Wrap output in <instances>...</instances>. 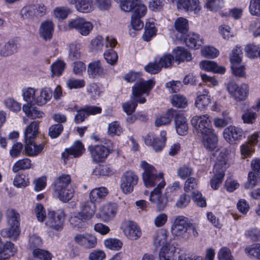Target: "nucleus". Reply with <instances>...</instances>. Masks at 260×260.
Returning a JSON list of instances; mask_svg holds the SVG:
<instances>
[{"label":"nucleus","mask_w":260,"mask_h":260,"mask_svg":"<svg viewBox=\"0 0 260 260\" xmlns=\"http://www.w3.org/2000/svg\"><path fill=\"white\" fill-rule=\"evenodd\" d=\"M140 167L144 171L142 178L145 186L151 187L157 184V187L151 192L150 201L155 205L158 210H163L166 206L165 198L161 193V189L166 185L163 174H157L155 168L144 160L141 162Z\"/></svg>","instance_id":"nucleus-1"},{"label":"nucleus","mask_w":260,"mask_h":260,"mask_svg":"<svg viewBox=\"0 0 260 260\" xmlns=\"http://www.w3.org/2000/svg\"><path fill=\"white\" fill-rule=\"evenodd\" d=\"M154 85L155 81L153 79L141 80L134 84L130 100L122 105V109L127 115H131L135 112L138 103L142 104L146 102L143 95L146 94L148 95Z\"/></svg>","instance_id":"nucleus-2"},{"label":"nucleus","mask_w":260,"mask_h":260,"mask_svg":"<svg viewBox=\"0 0 260 260\" xmlns=\"http://www.w3.org/2000/svg\"><path fill=\"white\" fill-rule=\"evenodd\" d=\"M198 228L197 224L191 222L187 217L178 215L172 221L171 232L178 239L187 240L190 236V231L194 237L198 236Z\"/></svg>","instance_id":"nucleus-3"},{"label":"nucleus","mask_w":260,"mask_h":260,"mask_svg":"<svg viewBox=\"0 0 260 260\" xmlns=\"http://www.w3.org/2000/svg\"><path fill=\"white\" fill-rule=\"evenodd\" d=\"M71 182V177L67 174H62L54 181V196L62 202H69L74 196V190Z\"/></svg>","instance_id":"nucleus-4"},{"label":"nucleus","mask_w":260,"mask_h":260,"mask_svg":"<svg viewBox=\"0 0 260 260\" xmlns=\"http://www.w3.org/2000/svg\"><path fill=\"white\" fill-rule=\"evenodd\" d=\"M6 216L9 228L2 230L1 235L4 237L16 240L20 234V215L14 209H10L7 211Z\"/></svg>","instance_id":"nucleus-5"},{"label":"nucleus","mask_w":260,"mask_h":260,"mask_svg":"<svg viewBox=\"0 0 260 260\" xmlns=\"http://www.w3.org/2000/svg\"><path fill=\"white\" fill-rule=\"evenodd\" d=\"M222 158H218L214 167V175L210 180L211 187L214 189H217L221 184L225 175V171L229 167L227 163L226 157L223 156V153L221 152L219 155Z\"/></svg>","instance_id":"nucleus-6"},{"label":"nucleus","mask_w":260,"mask_h":260,"mask_svg":"<svg viewBox=\"0 0 260 260\" xmlns=\"http://www.w3.org/2000/svg\"><path fill=\"white\" fill-rule=\"evenodd\" d=\"M191 123L197 134L203 135L214 131L210 117L208 114L194 116L191 120Z\"/></svg>","instance_id":"nucleus-7"},{"label":"nucleus","mask_w":260,"mask_h":260,"mask_svg":"<svg viewBox=\"0 0 260 260\" xmlns=\"http://www.w3.org/2000/svg\"><path fill=\"white\" fill-rule=\"evenodd\" d=\"M226 90L231 97L237 102L244 101L249 93V86L246 83L238 85L230 82L226 85Z\"/></svg>","instance_id":"nucleus-8"},{"label":"nucleus","mask_w":260,"mask_h":260,"mask_svg":"<svg viewBox=\"0 0 260 260\" xmlns=\"http://www.w3.org/2000/svg\"><path fill=\"white\" fill-rule=\"evenodd\" d=\"M66 214L60 209L56 211H49L45 221V224L55 231H60L63 228Z\"/></svg>","instance_id":"nucleus-9"},{"label":"nucleus","mask_w":260,"mask_h":260,"mask_svg":"<svg viewBox=\"0 0 260 260\" xmlns=\"http://www.w3.org/2000/svg\"><path fill=\"white\" fill-rule=\"evenodd\" d=\"M138 180V176L133 171L124 172L120 179V188L122 192L125 194L131 193L137 184Z\"/></svg>","instance_id":"nucleus-10"},{"label":"nucleus","mask_w":260,"mask_h":260,"mask_svg":"<svg viewBox=\"0 0 260 260\" xmlns=\"http://www.w3.org/2000/svg\"><path fill=\"white\" fill-rule=\"evenodd\" d=\"M167 133L161 131L159 137H156L152 134H148L144 138L146 145L151 146L156 151H160L164 147L167 140Z\"/></svg>","instance_id":"nucleus-11"},{"label":"nucleus","mask_w":260,"mask_h":260,"mask_svg":"<svg viewBox=\"0 0 260 260\" xmlns=\"http://www.w3.org/2000/svg\"><path fill=\"white\" fill-rule=\"evenodd\" d=\"M121 229L124 235L131 240H136L142 235V232L136 223L132 221L124 222L121 225Z\"/></svg>","instance_id":"nucleus-12"},{"label":"nucleus","mask_w":260,"mask_h":260,"mask_svg":"<svg viewBox=\"0 0 260 260\" xmlns=\"http://www.w3.org/2000/svg\"><path fill=\"white\" fill-rule=\"evenodd\" d=\"M81 155V142L76 140L69 148H67L61 153V158L64 164L73 158L79 157Z\"/></svg>","instance_id":"nucleus-13"},{"label":"nucleus","mask_w":260,"mask_h":260,"mask_svg":"<svg viewBox=\"0 0 260 260\" xmlns=\"http://www.w3.org/2000/svg\"><path fill=\"white\" fill-rule=\"evenodd\" d=\"M174 3L176 2L177 8L181 11H193L198 13L201 9L199 0H168Z\"/></svg>","instance_id":"nucleus-14"},{"label":"nucleus","mask_w":260,"mask_h":260,"mask_svg":"<svg viewBox=\"0 0 260 260\" xmlns=\"http://www.w3.org/2000/svg\"><path fill=\"white\" fill-rule=\"evenodd\" d=\"M118 205L116 203H108L103 205L99 209V214L105 222L112 220L116 216Z\"/></svg>","instance_id":"nucleus-15"},{"label":"nucleus","mask_w":260,"mask_h":260,"mask_svg":"<svg viewBox=\"0 0 260 260\" xmlns=\"http://www.w3.org/2000/svg\"><path fill=\"white\" fill-rule=\"evenodd\" d=\"M117 44L116 40L112 37H107L106 39L100 36H98L91 41L92 49L94 51H101L104 46L106 47H114Z\"/></svg>","instance_id":"nucleus-16"},{"label":"nucleus","mask_w":260,"mask_h":260,"mask_svg":"<svg viewBox=\"0 0 260 260\" xmlns=\"http://www.w3.org/2000/svg\"><path fill=\"white\" fill-rule=\"evenodd\" d=\"M243 134L241 128L230 125L224 129L223 136L227 142L233 143L234 141L241 139Z\"/></svg>","instance_id":"nucleus-17"},{"label":"nucleus","mask_w":260,"mask_h":260,"mask_svg":"<svg viewBox=\"0 0 260 260\" xmlns=\"http://www.w3.org/2000/svg\"><path fill=\"white\" fill-rule=\"evenodd\" d=\"M54 23L50 20L43 21L40 25L39 29V36L45 41L50 40L54 32Z\"/></svg>","instance_id":"nucleus-18"},{"label":"nucleus","mask_w":260,"mask_h":260,"mask_svg":"<svg viewBox=\"0 0 260 260\" xmlns=\"http://www.w3.org/2000/svg\"><path fill=\"white\" fill-rule=\"evenodd\" d=\"M19 46L16 40L11 39L4 45L1 44L0 56L9 57L17 52Z\"/></svg>","instance_id":"nucleus-19"},{"label":"nucleus","mask_w":260,"mask_h":260,"mask_svg":"<svg viewBox=\"0 0 260 260\" xmlns=\"http://www.w3.org/2000/svg\"><path fill=\"white\" fill-rule=\"evenodd\" d=\"M175 125L177 133L180 136L185 135L188 127L187 119L182 113H177L175 117Z\"/></svg>","instance_id":"nucleus-20"},{"label":"nucleus","mask_w":260,"mask_h":260,"mask_svg":"<svg viewBox=\"0 0 260 260\" xmlns=\"http://www.w3.org/2000/svg\"><path fill=\"white\" fill-rule=\"evenodd\" d=\"M87 73L89 77L96 78L104 74V69L100 60H94L89 63L87 67Z\"/></svg>","instance_id":"nucleus-21"},{"label":"nucleus","mask_w":260,"mask_h":260,"mask_svg":"<svg viewBox=\"0 0 260 260\" xmlns=\"http://www.w3.org/2000/svg\"><path fill=\"white\" fill-rule=\"evenodd\" d=\"M25 151L30 156H35L40 154L44 148V144H37L33 139L25 140Z\"/></svg>","instance_id":"nucleus-22"},{"label":"nucleus","mask_w":260,"mask_h":260,"mask_svg":"<svg viewBox=\"0 0 260 260\" xmlns=\"http://www.w3.org/2000/svg\"><path fill=\"white\" fill-rule=\"evenodd\" d=\"M204 147L209 151L215 150L217 145L218 139L214 131L211 133L202 135Z\"/></svg>","instance_id":"nucleus-23"},{"label":"nucleus","mask_w":260,"mask_h":260,"mask_svg":"<svg viewBox=\"0 0 260 260\" xmlns=\"http://www.w3.org/2000/svg\"><path fill=\"white\" fill-rule=\"evenodd\" d=\"M94 161L100 162L104 161L108 156L109 149L103 145L95 146L91 152Z\"/></svg>","instance_id":"nucleus-24"},{"label":"nucleus","mask_w":260,"mask_h":260,"mask_svg":"<svg viewBox=\"0 0 260 260\" xmlns=\"http://www.w3.org/2000/svg\"><path fill=\"white\" fill-rule=\"evenodd\" d=\"M175 247L172 244H167L161 247L159 252V260H175Z\"/></svg>","instance_id":"nucleus-25"},{"label":"nucleus","mask_w":260,"mask_h":260,"mask_svg":"<svg viewBox=\"0 0 260 260\" xmlns=\"http://www.w3.org/2000/svg\"><path fill=\"white\" fill-rule=\"evenodd\" d=\"M209 91L204 89L203 93L199 95L195 102L196 107L201 111L206 110L211 103L210 96L208 95Z\"/></svg>","instance_id":"nucleus-26"},{"label":"nucleus","mask_w":260,"mask_h":260,"mask_svg":"<svg viewBox=\"0 0 260 260\" xmlns=\"http://www.w3.org/2000/svg\"><path fill=\"white\" fill-rule=\"evenodd\" d=\"M200 66L202 70L215 73L223 74L225 71L224 67L218 66L217 63L213 61H202L200 63Z\"/></svg>","instance_id":"nucleus-27"},{"label":"nucleus","mask_w":260,"mask_h":260,"mask_svg":"<svg viewBox=\"0 0 260 260\" xmlns=\"http://www.w3.org/2000/svg\"><path fill=\"white\" fill-rule=\"evenodd\" d=\"M52 96V90L50 88L45 87L42 88L39 94H37L36 104L43 106L50 100Z\"/></svg>","instance_id":"nucleus-28"},{"label":"nucleus","mask_w":260,"mask_h":260,"mask_svg":"<svg viewBox=\"0 0 260 260\" xmlns=\"http://www.w3.org/2000/svg\"><path fill=\"white\" fill-rule=\"evenodd\" d=\"M174 59L178 63L182 61H188L192 59V55L187 50L181 47H177L173 50Z\"/></svg>","instance_id":"nucleus-29"},{"label":"nucleus","mask_w":260,"mask_h":260,"mask_svg":"<svg viewBox=\"0 0 260 260\" xmlns=\"http://www.w3.org/2000/svg\"><path fill=\"white\" fill-rule=\"evenodd\" d=\"M185 43L187 46L191 49H198L203 43L199 35L190 33L187 35Z\"/></svg>","instance_id":"nucleus-30"},{"label":"nucleus","mask_w":260,"mask_h":260,"mask_svg":"<svg viewBox=\"0 0 260 260\" xmlns=\"http://www.w3.org/2000/svg\"><path fill=\"white\" fill-rule=\"evenodd\" d=\"M32 104H24L22 107V110L25 115L31 119L40 118L44 114L43 112L38 110L36 107H33Z\"/></svg>","instance_id":"nucleus-31"},{"label":"nucleus","mask_w":260,"mask_h":260,"mask_svg":"<svg viewBox=\"0 0 260 260\" xmlns=\"http://www.w3.org/2000/svg\"><path fill=\"white\" fill-rule=\"evenodd\" d=\"M168 233L166 230L161 229L158 231L153 238V243L155 247L170 244L167 242Z\"/></svg>","instance_id":"nucleus-32"},{"label":"nucleus","mask_w":260,"mask_h":260,"mask_svg":"<svg viewBox=\"0 0 260 260\" xmlns=\"http://www.w3.org/2000/svg\"><path fill=\"white\" fill-rule=\"evenodd\" d=\"M66 63L61 59H57L50 66L52 77H59L62 75L66 68Z\"/></svg>","instance_id":"nucleus-33"},{"label":"nucleus","mask_w":260,"mask_h":260,"mask_svg":"<svg viewBox=\"0 0 260 260\" xmlns=\"http://www.w3.org/2000/svg\"><path fill=\"white\" fill-rule=\"evenodd\" d=\"M173 112V109H169L165 114L157 117L155 121V125L159 127L170 124L174 116Z\"/></svg>","instance_id":"nucleus-34"},{"label":"nucleus","mask_w":260,"mask_h":260,"mask_svg":"<svg viewBox=\"0 0 260 260\" xmlns=\"http://www.w3.org/2000/svg\"><path fill=\"white\" fill-rule=\"evenodd\" d=\"M39 122L38 121L32 122L26 128L24 132L25 140L34 139L38 133Z\"/></svg>","instance_id":"nucleus-35"},{"label":"nucleus","mask_w":260,"mask_h":260,"mask_svg":"<svg viewBox=\"0 0 260 260\" xmlns=\"http://www.w3.org/2000/svg\"><path fill=\"white\" fill-rule=\"evenodd\" d=\"M95 211V206L92 201H87L82 207V219H90L94 215Z\"/></svg>","instance_id":"nucleus-36"},{"label":"nucleus","mask_w":260,"mask_h":260,"mask_svg":"<svg viewBox=\"0 0 260 260\" xmlns=\"http://www.w3.org/2000/svg\"><path fill=\"white\" fill-rule=\"evenodd\" d=\"M108 193V190L106 188L101 187L92 189L90 193V201L100 202L101 199L104 198Z\"/></svg>","instance_id":"nucleus-37"},{"label":"nucleus","mask_w":260,"mask_h":260,"mask_svg":"<svg viewBox=\"0 0 260 260\" xmlns=\"http://www.w3.org/2000/svg\"><path fill=\"white\" fill-rule=\"evenodd\" d=\"M37 90L31 87H27L22 90L23 100L27 102L26 104H36V94Z\"/></svg>","instance_id":"nucleus-38"},{"label":"nucleus","mask_w":260,"mask_h":260,"mask_svg":"<svg viewBox=\"0 0 260 260\" xmlns=\"http://www.w3.org/2000/svg\"><path fill=\"white\" fill-rule=\"evenodd\" d=\"M174 57L170 53H167L160 57H156V61L160 68H167L171 67L174 62Z\"/></svg>","instance_id":"nucleus-39"},{"label":"nucleus","mask_w":260,"mask_h":260,"mask_svg":"<svg viewBox=\"0 0 260 260\" xmlns=\"http://www.w3.org/2000/svg\"><path fill=\"white\" fill-rule=\"evenodd\" d=\"M224 6V0H206L204 7L210 11L217 12Z\"/></svg>","instance_id":"nucleus-40"},{"label":"nucleus","mask_w":260,"mask_h":260,"mask_svg":"<svg viewBox=\"0 0 260 260\" xmlns=\"http://www.w3.org/2000/svg\"><path fill=\"white\" fill-rule=\"evenodd\" d=\"M92 173L96 176H106L112 175L113 171L112 169L108 165H99L95 167Z\"/></svg>","instance_id":"nucleus-41"},{"label":"nucleus","mask_w":260,"mask_h":260,"mask_svg":"<svg viewBox=\"0 0 260 260\" xmlns=\"http://www.w3.org/2000/svg\"><path fill=\"white\" fill-rule=\"evenodd\" d=\"M104 246L112 250L118 251L122 247V242L116 238H108L104 240Z\"/></svg>","instance_id":"nucleus-42"},{"label":"nucleus","mask_w":260,"mask_h":260,"mask_svg":"<svg viewBox=\"0 0 260 260\" xmlns=\"http://www.w3.org/2000/svg\"><path fill=\"white\" fill-rule=\"evenodd\" d=\"M97 245L96 237L91 234L82 235V247L86 249L93 248Z\"/></svg>","instance_id":"nucleus-43"},{"label":"nucleus","mask_w":260,"mask_h":260,"mask_svg":"<svg viewBox=\"0 0 260 260\" xmlns=\"http://www.w3.org/2000/svg\"><path fill=\"white\" fill-rule=\"evenodd\" d=\"M246 55L250 58H254L260 55V47L253 43L247 44L245 47Z\"/></svg>","instance_id":"nucleus-44"},{"label":"nucleus","mask_w":260,"mask_h":260,"mask_svg":"<svg viewBox=\"0 0 260 260\" xmlns=\"http://www.w3.org/2000/svg\"><path fill=\"white\" fill-rule=\"evenodd\" d=\"M174 26L179 32L185 34L188 30V21L184 18L179 17L175 20Z\"/></svg>","instance_id":"nucleus-45"},{"label":"nucleus","mask_w":260,"mask_h":260,"mask_svg":"<svg viewBox=\"0 0 260 260\" xmlns=\"http://www.w3.org/2000/svg\"><path fill=\"white\" fill-rule=\"evenodd\" d=\"M31 160L27 158L17 161L12 167V171L16 173L21 170H26L30 168Z\"/></svg>","instance_id":"nucleus-46"},{"label":"nucleus","mask_w":260,"mask_h":260,"mask_svg":"<svg viewBox=\"0 0 260 260\" xmlns=\"http://www.w3.org/2000/svg\"><path fill=\"white\" fill-rule=\"evenodd\" d=\"M81 45L72 44L70 46L69 58L72 61H76L81 57Z\"/></svg>","instance_id":"nucleus-47"},{"label":"nucleus","mask_w":260,"mask_h":260,"mask_svg":"<svg viewBox=\"0 0 260 260\" xmlns=\"http://www.w3.org/2000/svg\"><path fill=\"white\" fill-rule=\"evenodd\" d=\"M171 103L174 107L185 108L187 105L186 99L182 95L175 94L172 96Z\"/></svg>","instance_id":"nucleus-48"},{"label":"nucleus","mask_w":260,"mask_h":260,"mask_svg":"<svg viewBox=\"0 0 260 260\" xmlns=\"http://www.w3.org/2000/svg\"><path fill=\"white\" fill-rule=\"evenodd\" d=\"M122 131V128L118 121H113L108 125V134L109 136H119Z\"/></svg>","instance_id":"nucleus-49"},{"label":"nucleus","mask_w":260,"mask_h":260,"mask_svg":"<svg viewBox=\"0 0 260 260\" xmlns=\"http://www.w3.org/2000/svg\"><path fill=\"white\" fill-rule=\"evenodd\" d=\"M21 16L23 19H32L36 16V11L34 5L27 6L23 7L21 11Z\"/></svg>","instance_id":"nucleus-50"},{"label":"nucleus","mask_w":260,"mask_h":260,"mask_svg":"<svg viewBox=\"0 0 260 260\" xmlns=\"http://www.w3.org/2000/svg\"><path fill=\"white\" fill-rule=\"evenodd\" d=\"M242 52L240 47H236L232 50L230 56V59L232 64H238L242 61Z\"/></svg>","instance_id":"nucleus-51"},{"label":"nucleus","mask_w":260,"mask_h":260,"mask_svg":"<svg viewBox=\"0 0 260 260\" xmlns=\"http://www.w3.org/2000/svg\"><path fill=\"white\" fill-rule=\"evenodd\" d=\"M218 260H234L231 250L226 247H221L217 253Z\"/></svg>","instance_id":"nucleus-52"},{"label":"nucleus","mask_w":260,"mask_h":260,"mask_svg":"<svg viewBox=\"0 0 260 260\" xmlns=\"http://www.w3.org/2000/svg\"><path fill=\"white\" fill-rule=\"evenodd\" d=\"M102 112V108L96 106H86L82 108V121L90 115H95Z\"/></svg>","instance_id":"nucleus-53"},{"label":"nucleus","mask_w":260,"mask_h":260,"mask_svg":"<svg viewBox=\"0 0 260 260\" xmlns=\"http://www.w3.org/2000/svg\"><path fill=\"white\" fill-rule=\"evenodd\" d=\"M29 179L27 176L23 174L17 175L13 181V184L17 187H25L28 185Z\"/></svg>","instance_id":"nucleus-54"},{"label":"nucleus","mask_w":260,"mask_h":260,"mask_svg":"<svg viewBox=\"0 0 260 260\" xmlns=\"http://www.w3.org/2000/svg\"><path fill=\"white\" fill-rule=\"evenodd\" d=\"M203 56L205 57L213 58L219 55V51L215 48L211 46H205L201 50Z\"/></svg>","instance_id":"nucleus-55"},{"label":"nucleus","mask_w":260,"mask_h":260,"mask_svg":"<svg viewBox=\"0 0 260 260\" xmlns=\"http://www.w3.org/2000/svg\"><path fill=\"white\" fill-rule=\"evenodd\" d=\"M33 255L36 258L40 260H51V254L47 251L36 248L33 251Z\"/></svg>","instance_id":"nucleus-56"},{"label":"nucleus","mask_w":260,"mask_h":260,"mask_svg":"<svg viewBox=\"0 0 260 260\" xmlns=\"http://www.w3.org/2000/svg\"><path fill=\"white\" fill-rule=\"evenodd\" d=\"M35 213L39 221L43 222L46 220L47 216L43 206L41 204H37L35 207Z\"/></svg>","instance_id":"nucleus-57"},{"label":"nucleus","mask_w":260,"mask_h":260,"mask_svg":"<svg viewBox=\"0 0 260 260\" xmlns=\"http://www.w3.org/2000/svg\"><path fill=\"white\" fill-rule=\"evenodd\" d=\"M104 55L105 59L108 63L111 65H114L117 62L118 55L117 53L113 49L106 50Z\"/></svg>","instance_id":"nucleus-58"},{"label":"nucleus","mask_w":260,"mask_h":260,"mask_svg":"<svg viewBox=\"0 0 260 260\" xmlns=\"http://www.w3.org/2000/svg\"><path fill=\"white\" fill-rule=\"evenodd\" d=\"M215 252L213 248H210L206 250L205 257L204 259L201 256L190 254V260H214Z\"/></svg>","instance_id":"nucleus-59"},{"label":"nucleus","mask_w":260,"mask_h":260,"mask_svg":"<svg viewBox=\"0 0 260 260\" xmlns=\"http://www.w3.org/2000/svg\"><path fill=\"white\" fill-rule=\"evenodd\" d=\"M137 4L135 5L133 9V14L132 15L135 16L142 17H143L146 13L147 8L146 6L141 4L140 2L137 0Z\"/></svg>","instance_id":"nucleus-60"},{"label":"nucleus","mask_w":260,"mask_h":260,"mask_svg":"<svg viewBox=\"0 0 260 260\" xmlns=\"http://www.w3.org/2000/svg\"><path fill=\"white\" fill-rule=\"evenodd\" d=\"M198 185V181L194 177L188 178L185 181L184 190L185 192H189L196 188Z\"/></svg>","instance_id":"nucleus-61"},{"label":"nucleus","mask_w":260,"mask_h":260,"mask_svg":"<svg viewBox=\"0 0 260 260\" xmlns=\"http://www.w3.org/2000/svg\"><path fill=\"white\" fill-rule=\"evenodd\" d=\"M249 10L252 15L260 16V0H250Z\"/></svg>","instance_id":"nucleus-62"},{"label":"nucleus","mask_w":260,"mask_h":260,"mask_svg":"<svg viewBox=\"0 0 260 260\" xmlns=\"http://www.w3.org/2000/svg\"><path fill=\"white\" fill-rule=\"evenodd\" d=\"M106 258L105 252L101 249L93 250L89 253V260H104Z\"/></svg>","instance_id":"nucleus-63"},{"label":"nucleus","mask_w":260,"mask_h":260,"mask_svg":"<svg viewBox=\"0 0 260 260\" xmlns=\"http://www.w3.org/2000/svg\"><path fill=\"white\" fill-rule=\"evenodd\" d=\"M245 252L249 255L256 256L260 260V244H256L245 248Z\"/></svg>","instance_id":"nucleus-64"}]
</instances>
